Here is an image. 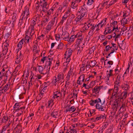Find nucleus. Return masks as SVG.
I'll return each instance as SVG.
<instances>
[{
  "mask_svg": "<svg viewBox=\"0 0 133 133\" xmlns=\"http://www.w3.org/2000/svg\"><path fill=\"white\" fill-rule=\"evenodd\" d=\"M119 89V88L117 87H114L112 96L110 98V100L112 99V100L114 98L116 103L120 100V97L121 96V93L118 92Z\"/></svg>",
  "mask_w": 133,
  "mask_h": 133,
  "instance_id": "obj_1",
  "label": "nucleus"
},
{
  "mask_svg": "<svg viewBox=\"0 0 133 133\" xmlns=\"http://www.w3.org/2000/svg\"><path fill=\"white\" fill-rule=\"evenodd\" d=\"M98 101V102L96 105V108L97 109L98 111H104L105 109L104 104L105 100H104L102 103L101 100L100 98L99 99Z\"/></svg>",
  "mask_w": 133,
  "mask_h": 133,
  "instance_id": "obj_2",
  "label": "nucleus"
},
{
  "mask_svg": "<svg viewBox=\"0 0 133 133\" xmlns=\"http://www.w3.org/2000/svg\"><path fill=\"white\" fill-rule=\"evenodd\" d=\"M87 26L88 27V30H90L88 33V35L90 36H91L94 34L93 32L95 29L94 24L90 23L88 24L87 23Z\"/></svg>",
  "mask_w": 133,
  "mask_h": 133,
  "instance_id": "obj_3",
  "label": "nucleus"
},
{
  "mask_svg": "<svg viewBox=\"0 0 133 133\" xmlns=\"http://www.w3.org/2000/svg\"><path fill=\"white\" fill-rule=\"evenodd\" d=\"M48 60L46 61L45 64V67L47 66V69L46 70V73H48L50 69V67L51 64H52V61L53 60V58H51L48 59Z\"/></svg>",
  "mask_w": 133,
  "mask_h": 133,
  "instance_id": "obj_4",
  "label": "nucleus"
},
{
  "mask_svg": "<svg viewBox=\"0 0 133 133\" xmlns=\"http://www.w3.org/2000/svg\"><path fill=\"white\" fill-rule=\"evenodd\" d=\"M79 12L80 14V16L84 18L87 15V10L86 9H84L83 8L81 7L80 8L79 10Z\"/></svg>",
  "mask_w": 133,
  "mask_h": 133,
  "instance_id": "obj_5",
  "label": "nucleus"
},
{
  "mask_svg": "<svg viewBox=\"0 0 133 133\" xmlns=\"http://www.w3.org/2000/svg\"><path fill=\"white\" fill-rule=\"evenodd\" d=\"M121 87L124 90V91L128 92L130 88L129 83L127 82H124L121 85Z\"/></svg>",
  "mask_w": 133,
  "mask_h": 133,
  "instance_id": "obj_6",
  "label": "nucleus"
},
{
  "mask_svg": "<svg viewBox=\"0 0 133 133\" xmlns=\"http://www.w3.org/2000/svg\"><path fill=\"white\" fill-rule=\"evenodd\" d=\"M12 121H10L9 120L7 124L5 125L4 127L2 132V133H3V132L6 130H7V131L8 132H9L11 130V129H10L9 128L10 127L11 124H12Z\"/></svg>",
  "mask_w": 133,
  "mask_h": 133,
  "instance_id": "obj_7",
  "label": "nucleus"
},
{
  "mask_svg": "<svg viewBox=\"0 0 133 133\" xmlns=\"http://www.w3.org/2000/svg\"><path fill=\"white\" fill-rule=\"evenodd\" d=\"M42 6V11L46 13L49 9L48 6L46 2H43L42 4L41 5Z\"/></svg>",
  "mask_w": 133,
  "mask_h": 133,
  "instance_id": "obj_8",
  "label": "nucleus"
},
{
  "mask_svg": "<svg viewBox=\"0 0 133 133\" xmlns=\"http://www.w3.org/2000/svg\"><path fill=\"white\" fill-rule=\"evenodd\" d=\"M44 17L43 20L42 22L41 25L42 26L45 25L46 24L50 19V16L46 15H44Z\"/></svg>",
  "mask_w": 133,
  "mask_h": 133,
  "instance_id": "obj_9",
  "label": "nucleus"
},
{
  "mask_svg": "<svg viewBox=\"0 0 133 133\" xmlns=\"http://www.w3.org/2000/svg\"><path fill=\"white\" fill-rule=\"evenodd\" d=\"M22 130L21 126L20 124H18L16 127L14 129V130L12 133H20Z\"/></svg>",
  "mask_w": 133,
  "mask_h": 133,
  "instance_id": "obj_10",
  "label": "nucleus"
},
{
  "mask_svg": "<svg viewBox=\"0 0 133 133\" xmlns=\"http://www.w3.org/2000/svg\"><path fill=\"white\" fill-rule=\"evenodd\" d=\"M34 74L31 72V74L30 76V81L29 82V85L28 88H29L30 87L31 85H32L34 84V82L35 81V79L34 78H33Z\"/></svg>",
  "mask_w": 133,
  "mask_h": 133,
  "instance_id": "obj_11",
  "label": "nucleus"
},
{
  "mask_svg": "<svg viewBox=\"0 0 133 133\" xmlns=\"http://www.w3.org/2000/svg\"><path fill=\"white\" fill-rule=\"evenodd\" d=\"M120 78L121 76H120L119 75L117 76L116 81L115 82L114 87H117L119 88V84L120 83Z\"/></svg>",
  "mask_w": 133,
  "mask_h": 133,
  "instance_id": "obj_12",
  "label": "nucleus"
},
{
  "mask_svg": "<svg viewBox=\"0 0 133 133\" xmlns=\"http://www.w3.org/2000/svg\"><path fill=\"white\" fill-rule=\"evenodd\" d=\"M58 80L59 82H60L64 80V74L61 73H60L57 75Z\"/></svg>",
  "mask_w": 133,
  "mask_h": 133,
  "instance_id": "obj_13",
  "label": "nucleus"
},
{
  "mask_svg": "<svg viewBox=\"0 0 133 133\" xmlns=\"http://www.w3.org/2000/svg\"><path fill=\"white\" fill-rule=\"evenodd\" d=\"M10 86V84H7L4 86L3 87V88L1 89L0 90H2V93L4 92H6L9 88Z\"/></svg>",
  "mask_w": 133,
  "mask_h": 133,
  "instance_id": "obj_14",
  "label": "nucleus"
},
{
  "mask_svg": "<svg viewBox=\"0 0 133 133\" xmlns=\"http://www.w3.org/2000/svg\"><path fill=\"white\" fill-rule=\"evenodd\" d=\"M72 52V49L71 48L68 49L66 51L64 55L65 56L70 57Z\"/></svg>",
  "mask_w": 133,
  "mask_h": 133,
  "instance_id": "obj_15",
  "label": "nucleus"
},
{
  "mask_svg": "<svg viewBox=\"0 0 133 133\" xmlns=\"http://www.w3.org/2000/svg\"><path fill=\"white\" fill-rule=\"evenodd\" d=\"M1 122V124L2 123H6L7 121H10V118H9L7 116H4L2 119L0 118Z\"/></svg>",
  "mask_w": 133,
  "mask_h": 133,
  "instance_id": "obj_16",
  "label": "nucleus"
},
{
  "mask_svg": "<svg viewBox=\"0 0 133 133\" xmlns=\"http://www.w3.org/2000/svg\"><path fill=\"white\" fill-rule=\"evenodd\" d=\"M25 42L24 39H22L20 41H19L17 44V47H18V50H21L22 48L24 42Z\"/></svg>",
  "mask_w": 133,
  "mask_h": 133,
  "instance_id": "obj_17",
  "label": "nucleus"
},
{
  "mask_svg": "<svg viewBox=\"0 0 133 133\" xmlns=\"http://www.w3.org/2000/svg\"><path fill=\"white\" fill-rule=\"evenodd\" d=\"M25 108L24 107H21L18 109H17L16 110L18 111L17 113L18 116H20L23 114V112L24 111Z\"/></svg>",
  "mask_w": 133,
  "mask_h": 133,
  "instance_id": "obj_18",
  "label": "nucleus"
},
{
  "mask_svg": "<svg viewBox=\"0 0 133 133\" xmlns=\"http://www.w3.org/2000/svg\"><path fill=\"white\" fill-rule=\"evenodd\" d=\"M69 36V34L68 32L66 31L63 32L62 35V37L63 39H68Z\"/></svg>",
  "mask_w": 133,
  "mask_h": 133,
  "instance_id": "obj_19",
  "label": "nucleus"
},
{
  "mask_svg": "<svg viewBox=\"0 0 133 133\" xmlns=\"http://www.w3.org/2000/svg\"><path fill=\"white\" fill-rule=\"evenodd\" d=\"M36 6V9L37 12H39L40 14L42 16H43L44 14L43 13V11H42V10L41 9V8H39V5H35Z\"/></svg>",
  "mask_w": 133,
  "mask_h": 133,
  "instance_id": "obj_20",
  "label": "nucleus"
},
{
  "mask_svg": "<svg viewBox=\"0 0 133 133\" xmlns=\"http://www.w3.org/2000/svg\"><path fill=\"white\" fill-rule=\"evenodd\" d=\"M103 86L99 87L95 86L93 90V92H96L97 91V92L98 93L100 90L103 88Z\"/></svg>",
  "mask_w": 133,
  "mask_h": 133,
  "instance_id": "obj_21",
  "label": "nucleus"
},
{
  "mask_svg": "<svg viewBox=\"0 0 133 133\" xmlns=\"http://www.w3.org/2000/svg\"><path fill=\"white\" fill-rule=\"evenodd\" d=\"M100 98H97L95 100H91L89 101V103L90 104V105L91 106H93L94 105V104H96L98 102V100Z\"/></svg>",
  "mask_w": 133,
  "mask_h": 133,
  "instance_id": "obj_22",
  "label": "nucleus"
},
{
  "mask_svg": "<svg viewBox=\"0 0 133 133\" xmlns=\"http://www.w3.org/2000/svg\"><path fill=\"white\" fill-rule=\"evenodd\" d=\"M76 110V109L75 107L72 106L70 108L69 107H68L67 109H66V111L68 112V111L71 112H73L74 111Z\"/></svg>",
  "mask_w": 133,
  "mask_h": 133,
  "instance_id": "obj_23",
  "label": "nucleus"
},
{
  "mask_svg": "<svg viewBox=\"0 0 133 133\" xmlns=\"http://www.w3.org/2000/svg\"><path fill=\"white\" fill-rule=\"evenodd\" d=\"M76 38L75 36V35H73L70 38H68V39H65V40L71 43L72 42H73Z\"/></svg>",
  "mask_w": 133,
  "mask_h": 133,
  "instance_id": "obj_24",
  "label": "nucleus"
},
{
  "mask_svg": "<svg viewBox=\"0 0 133 133\" xmlns=\"http://www.w3.org/2000/svg\"><path fill=\"white\" fill-rule=\"evenodd\" d=\"M58 112L56 110H54L51 113V115L53 117L56 118L58 116Z\"/></svg>",
  "mask_w": 133,
  "mask_h": 133,
  "instance_id": "obj_25",
  "label": "nucleus"
},
{
  "mask_svg": "<svg viewBox=\"0 0 133 133\" xmlns=\"http://www.w3.org/2000/svg\"><path fill=\"white\" fill-rule=\"evenodd\" d=\"M58 20V18H57L54 17V18L52 19L49 22L50 23L54 25L55 23H56V24L57 23Z\"/></svg>",
  "mask_w": 133,
  "mask_h": 133,
  "instance_id": "obj_26",
  "label": "nucleus"
},
{
  "mask_svg": "<svg viewBox=\"0 0 133 133\" xmlns=\"http://www.w3.org/2000/svg\"><path fill=\"white\" fill-rule=\"evenodd\" d=\"M105 117V114L104 115H100L98 117L95 118V119L93 120V121H98L101 120L102 119H104Z\"/></svg>",
  "mask_w": 133,
  "mask_h": 133,
  "instance_id": "obj_27",
  "label": "nucleus"
},
{
  "mask_svg": "<svg viewBox=\"0 0 133 133\" xmlns=\"http://www.w3.org/2000/svg\"><path fill=\"white\" fill-rule=\"evenodd\" d=\"M88 30V27L87 26V23H85L84 26L82 27L81 31L82 32H84Z\"/></svg>",
  "mask_w": 133,
  "mask_h": 133,
  "instance_id": "obj_28",
  "label": "nucleus"
},
{
  "mask_svg": "<svg viewBox=\"0 0 133 133\" xmlns=\"http://www.w3.org/2000/svg\"><path fill=\"white\" fill-rule=\"evenodd\" d=\"M119 101H118L116 103V101H114V104L112 105V109L114 110L115 109V108L117 109L118 107V102Z\"/></svg>",
  "mask_w": 133,
  "mask_h": 133,
  "instance_id": "obj_29",
  "label": "nucleus"
},
{
  "mask_svg": "<svg viewBox=\"0 0 133 133\" xmlns=\"http://www.w3.org/2000/svg\"><path fill=\"white\" fill-rule=\"evenodd\" d=\"M54 11V9H53V8H51L48 10H47V11L46 12L47 14L46 15L50 17L51 14L53 13Z\"/></svg>",
  "mask_w": 133,
  "mask_h": 133,
  "instance_id": "obj_30",
  "label": "nucleus"
},
{
  "mask_svg": "<svg viewBox=\"0 0 133 133\" xmlns=\"http://www.w3.org/2000/svg\"><path fill=\"white\" fill-rule=\"evenodd\" d=\"M8 48L6 47H4L2 51V55H5L8 51Z\"/></svg>",
  "mask_w": 133,
  "mask_h": 133,
  "instance_id": "obj_31",
  "label": "nucleus"
},
{
  "mask_svg": "<svg viewBox=\"0 0 133 133\" xmlns=\"http://www.w3.org/2000/svg\"><path fill=\"white\" fill-rule=\"evenodd\" d=\"M22 13H24L25 15L26 14V20L28 19V17L27 16L29 15V9H27V8H26L25 9V10Z\"/></svg>",
  "mask_w": 133,
  "mask_h": 133,
  "instance_id": "obj_32",
  "label": "nucleus"
},
{
  "mask_svg": "<svg viewBox=\"0 0 133 133\" xmlns=\"http://www.w3.org/2000/svg\"><path fill=\"white\" fill-rule=\"evenodd\" d=\"M27 32L28 33L29 32V33L30 35L31 36H32L35 33L34 29H30L29 30L28 29Z\"/></svg>",
  "mask_w": 133,
  "mask_h": 133,
  "instance_id": "obj_33",
  "label": "nucleus"
},
{
  "mask_svg": "<svg viewBox=\"0 0 133 133\" xmlns=\"http://www.w3.org/2000/svg\"><path fill=\"white\" fill-rule=\"evenodd\" d=\"M48 107H52L54 104V100L52 99L49 100L48 102Z\"/></svg>",
  "mask_w": 133,
  "mask_h": 133,
  "instance_id": "obj_34",
  "label": "nucleus"
},
{
  "mask_svg": "<svg viewBox=\"0 0 133 133\" xmlns=\"http://www.w3.org/2000/svg\"><path fill=\"white\" fill-rule=\"evenodd\" d=\"M128 92L123 91L122 93V94L123 95L122 97L121 98L122 99H124L127 96V94Z\"/></svg>",
  "mask_w": 133,
  "mask_h": 133,
  "instance_id": "obj_35",
  "label": "nucleus"
},
{
  "mask_svg": "<svg viewBox=\"0 0 133 133\" xmlns=\"http://www.w3.org/2000/svg\"><path fill=\"white\" fill-rule=\"evenodd\" d=\"M11 72H10L9 71V70H8V71H6V73L4 74V77H8V78L11 75Z\"/></svg>",
  "mask_w": 133,
  "mask_h": 133,
  "instance_id": "obj_36",
  "label": "nucleus"
},
{
  "mask_svg": "<svg viewBox=\"0 0 133 133\" xmlns=\"http://www.w3.org/2000/svg\"><path fill=\"white\" fill-rule=\"evenodd\" d=\"M79 91V90L78 89L77 90L75 89H74L73 91V95L74 96H75L76 97L75 98L76 99L77 98V95L78 93V91Z\"/></svg>",
  "mask_w": 133,
  "mask_h": 133,
  "instance_id": "obj_37",
  "label": "nucleus"
},
{
  "mask_svg": "<svg viewBox=\"0 0 133 133\" xmlns=\"http://www.w3.org/2000/svg\"><path fill=\"white\" fill-rule=\"evenodd\" d=\"M70 13V11H68L65 12L63 16L66 19L68 17H69Z\"/></svg>",
  "mask_w": 133,
  "mask_h": 133,
  "instance_id": "obj_38",
  "label": "nucleus"
},
{
  "mask_svg": "<svg viewBox=\"0 0 133 133\" xmlns=\"http://www.w3.org/2000/svg\"><path fill=\"white\" fill-rule=\"evenodd\" d=\"M82 18H84L81 16L79 15L75 18V21L76 22V23H77L78 22H79V21H81V20Z\"/></svg>",
  "mask_w": 133,
  "mask_h": 133,
  "instance_id": "obj_39",
  "label": "nucleus"
},
{
  "mask_svg": "<svg viewBox=\"0 0 133 133\" xmlns=\"http://www.w3.org/2000/svg\"><path fill=\"white\" fill-rule=\"evenodd\" d=\"M85 77V75L84 74L78 77V79L81 80L82 82H84Z\"/></svg>",
  "mask_w": 133,
  "mask_h": 133,
  "instance_id": "obj_40",
  "label": "nucleus"
},
{
  "mask_svg": "<svg viewBox=\"0 0 133 133\" xmlns=\"http://www.w3.org/2000/svg\"><path fill=\"white\" fill-rule=\"evenodd\" d=\"M83 37H81V38H79L77 39L76 40V42L77 44L79 46L80 44L81 43L82 41H83Z\"/></svg>",
  "mask_w": 133,
  "mask_h": 133,
  "instance_id": "obj_41",
  "label": "nucleus"
},
{
  "mask_svg": "<svg viewBox=\"0 0 133 133\" xmlns=\"http://www.w3.org/2000/svg\"><path fill=\"white\" fill-rule=\"evenodd\" d=\"M107 20V18H105L102 20L100 22L101 23V24L104 26L106 24Z\"/></svg>",
  "mask_w": 133,
  "mask_h": 133,
  "instance_id": "obj_42",
  "label": "nucleus"
},
{
  "mask_svg": "<svg viewBox=\"0 0 133 133\" xmlns=\"http://www.w3.org/2000/svg\"><path fill=\"white\" fill-rule=\"evenodd\" d=\"M53 25L50 23V22H49L46 27V30L49 31H50L51 29V28Z\"/></svg>",
  "mask_w": 133,
  "mask_h": 133,
  "instance_id": "obj_43",
  "label": "nucleus"
},
{
  "mask_svg": "<svg viewBox=\"0 0 133 133\" xmlns=\"http://www.w3.org/2000/svg\"><path fill=\"white\" fill-rule=\"evenodd\" d=\"M73 68H72L71 67L70 68V70L68 71L67 76L70 77L72 75L73 73Z\"/></svg>",
  "mask_w": 133,
  "mask_h": 133,
  "instance_id": "obj_44",
  "label": "nucleus"
},
{
  "mask_svg": "<svg viewBox=\"0 0 133 133\" xmlns=\"http://www.w3.org/2000/svg\"><path fill=\"white\" fill-rule=\"evenodd\" d=\"M95 49V47L94 46H93L90 49L88 54L89 55H90L92 53L94 52Z\"/></svg>",
  "mask_w": 133,
  "mask_h": 133,
  "instance_id": "obj_45",
  "label": "nucleus"
},
{
  "mask_svg": "<svg viewBox=\"0 0 133 133\" xmlns=\"http://www.w3.org/2000/svg\"><path fill=\"white\" fill-rule=\"evenodd\" d=\"M91 66L92 68H93L96 65L97 63V62L95 60L92 61L91 62Z\"/></svg>",
  "mask_w": 133,
  "mask_h": 133,
  "instance_id": "obj_46",
  "label": "nucleus"
},
{
  "mask_svg": "<svg viewBox=\"0 0 133 133\" xmlns=\"http://www.w3.org/2000/svg\"><path fill=\"white\" fill-rule=\"evenodd\" d=\"M38 69L39 73L41 74H43L42 72L43 70V68L42 66L38 65Z\"/></svg>",
  "mask_w": 133,
  "mask_h": 133,
  "instance_id": "obj_47",
  "label": "nucleus"
},
{
  "mask_svg": "<svg viewBox=\"0 0 133 133\" xmlns=\"http://www.w3.org/2000/svg\"><path fill=\"white\" fill-rule=\"evenodd\" d=\"M64 45L63 43H60L58 45L57 49L58 50H62L63 47Z\"/></svg>",
  "mask_w": 133,
  "mask_h": 133,
  "instance_id": "obj_48",
  "label": "nucleus"
},
{
  "mask_svg": "<svg viewBox=\"0 0 133 133\" xmlns=\"http://www.w3.org/2000/svg\"><path fill=\"white\" fill-rule=\"evenodd\" d=\"M21 59L20 58V57H18V56L15 59V62L16 63L19 64L21 61Z\"/></svg>",
  "mask_w": 133,
  "mask_h": 133,
  "instance_id": "obj_49",
  "label": "nucleus"
},
{
  "mask_svg": "<svg viewBox=\"0 0 133 133\" xmlns=\"http://www.w3.org/2000/svg\"><path fill=\"white\" fill-rule=\"evenodd\" d=\"M68 1L66 0H65L63 3V5L62 6L63 8H66L68 5Z\"/></svg>",
  "mask_w": 133,
  "mask_h": 133,
  "instance_id": "obj_50",
  "label": "nucleus"
},
{
  "mask_svg": "<svg viewBox=\"0 0 133 133\" xmlns=\"http://www.w3.org/2000/svg\"><path fill=\"white\" fill-rule=\"evenodd\" d=\"M59 2H56L55 4L53 5V6L51 8H53L54 10V9H57V7L58 6V5L59 4Z\"/></svg>",
  "mask_w": 133,
  "mask_h": 133,
  "instance_id": "obj_51",
  "label": "nucleus"
},
{
  "mask_svg": "<svg viewBox=\"0 0 133 133\" xmlns=\"http://www.w3.org/2000/svg\"><path fill=\"white\" fill-rule=\"evenodd\" d=\"M46 88H44L42 89L41 88L40 90V93L41 94H43L44 93L46 92Z\"/></svg>",
  "mask_w": 133,
  "mask_h": 133,
  "instance_id": "obj_52",
  "label": "nucleus"
},
{
  "mask_svg": "<svg viewBox=\"0 0 133 133\" xmlns=\"http://www.w3.org/2000/svg\"><path fill=\"white\" fill-rule=\"evenodd\" d=\"M49 58V56H48V57H47L46 56L43 57V58L41 59V62H42L43 63H44V61L45 60L46 61L47 60H48V59Z\"/></svg>",
  "mask_w": 133,
  "mask_h": 133,
  "instance_id": "obj_53",
  "label": "nucleus"
},
{
  "mask_svg": "<svg viewBox=\"0 0 133 133\" xmlns=\"http://www.w3.org/2000/svg\"><path fill=\"white\" fill-rule=\"evenodd\" d=\"M128 20L127 19H126L125 18H124L121 20V22L122 23L124 24H126L127 23Z\"/></svg>",
  "mask_w": 133,
  "mask_h": 133,
  "instance_id": "obj_54",
  "label": "nucleus"
},
{
  "mask_svg": "<svg viewBox=\"0 0 133 133\" xmlns=\"http://www.w3.org/2000/svg\"><path fill=\"white\" fill-rule=\"evenodd\" d=\"M112 73L109 72V73L107 75L106 77V79L108 80H109V77L111 76H112Z\"/></svg>",
  "mask_w": 133,
  "mask_h": 133,
  "instance_id": "obj_55",
  "label": "nucleus"
},
{
  "mask_svg": "<svg viewBox=\"0 0 133 133\" xmlns=\"http://www.w3.org/2000/svg\"><path fill=\"white\" fill-rule=\"evenodd\" d=\"M112 48V47L110 46L109 45H107L105 47V50L106 51L108 52Z\"/></svg>",
  "mask_w": 133,
  "mask_h": 133,
  "instance_id": "obj_56",
  "label": "nucleus"
},
{
  "mask_svg": "<svg viewBox=\"0 0 133 133\" xmlns=\"http://www.w3.org/2000/svg\"><path fill=\"white\" fill-rule=\"evenodd\" d=\"M20 106V104L19 103H16L14 105V108H16L17 109H19L20 108H19Z\"/></svg>",
  "mask_w": 133,
  "mask_h": 133,
  "instance_id": "obj_57",
  "label": "nucleus"
},
{
  "mask_svg": "<svg viewBox=\"0 0 133 133\" xmlns=\"http://www.w3.org/2000/svg\"><path fill=\"white\" fill-rule=\"evenodd\" d=\"M94 0H88L87 4L88 5H91L93 3Z\"/></svg>",
  "mask_w": 133,
  "mask_h": 133,
  "instance_id": "obj_58",
  "label": "nucleus"
},
{
  "mask_svg": "<svg viewBox=\"0 0 133 133\" xmlns=\"http://www.w3.org/2000/svg\"><path fill=\"white\" fill-rule=\"evenodd\" d=\"M25 16V14L24 13H22L20 19H19V20H21L22 21H23V19H26V17H24Z\"/></svg>",
  "mask_w": 133,
  "mask_h": 133,
  "instance_id": "obj_59",
  "label": "nucleus"
},
{
  "mask_svg": "<svg viewBox=\"0 0 133 133\" xmlns=\"http://www.w3.org/2000/svg\"><path fill=\"white\" fill-rule=\"evenodd\" d=\"M82 0H72V3L78 5V3L81 1Z\"/></svg>",
  "mask_w": 133,
  "mask_h": 133,
  "instance_id": "obj_60",
  "label": "nucleus"
},
{
  "mask_svg": "<svg viewBox=\"0 0 133 133\" xmlns=\"http://www.w3.org/2000/svg\"><path fill=\"white\" fill-rule=\"evenodd\" d=\"M63 8V7L62 5H60L57 9V11L58 12H61Z\"/></svg>",
  "mask_w": 133,
  "mask_h": 133,
  "instance_id": "obj_61",
  "label": "nucleus"
},
{
  "mask_svg": "<svg viewBox=\"0 0 133 133\" xmlns=\"http://www.w3.org/2000/svg\"><path fill=\"white\" fill-rule=\"evenodd\" d=\"M111 44L112 46V49L117 50L118 49V47L116 46V44L112 43H111Z\"/></svg>",
  "mask_w": 133,
  "mask_h": 133,
  "instance_id": "obj_62",
  "label": "nucleus"
},
{
  "mask_svg": "<svg viewBox=\"0 0 133 133\" xmlns=\"http://www.w3.org/2000/svg\"><path fill=\"white\" fill-rule=\"evenodd\" d=\"M78 5L77 4L72 3L71 6L73 9H75L77 7Z\"/></svg>",
  "mask_w": 133,
  "mask_h": 133,
  "instance_id": "obj_63",
  "label": "nucleus"
},
{
  "mask_svg": "<svg viewBox=\"0 0 133 133\" xmlns=\"http://www.w3.org/2000/svg\"><path fill=\"white\" fill-rule=\"evenodd\" d=\"M69 18L70 21H71L75 17V15L72 14H70V15L69 16Z\"/></svg>",
  "mask_w": 133,
  "mask_h": 133,
  "instance_id": "obj_64",
  "label": "nucleus"
}]
</instances>
